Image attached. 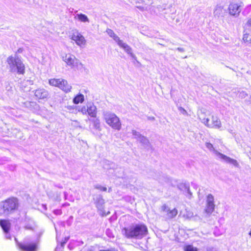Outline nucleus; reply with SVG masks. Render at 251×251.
Wrapping results in <instances>:
<instances>
[{
    "label": "nucleus",
    "instance_id": "f257e3e1",
    "mask_svg": "<svg viewBox=\"0 0 251 251\" xmlns=\"http://www.w3.org/2000/svg\"><path fill=\"white\" fill-rule=\"evenodd\" d=\"M147 231L145 226L137 225L123 228L122 233L127 238L141 239L146 235Z\"/></svg>",
    "mask_w": 251,
    "mask_h": 251
},
{
    "label": "nucleus",
    "instance_id": "f03ea898",
    "mask_svg": "<svg viewBox=\"0 0 251 251\" xmlns=\"http://www.w3.org/2000/svg\"><path fill=\"white\" fill-rule=\"evenodd\" d=\"M7 68L10 72L23 75L25 72V66L21 59L16 54L10 55L6 60Z\"/></svg>",
    "mask_w": 251,
    "mask_h": 251
},
{
    "label": "nucleus",
    "instance_id": "7ed1b4c3",
    "mask_svg": "<svg viewBox=\"0 0 251 251\" xmlns=\"http://www.w3.org/2000/svg\"><path fill=\"white\" fill-rule=\"evenodd\" d=\"M103 119L105 123L112 128L120 130L122 124L119 118L114 113L105 111L103 113Z\"/></svg>",
    "mask_w": 251,
    "mask_h": 251
},
{
    "label": "nucleus",
    "instance_id": "20e7f679",
    "mask_svg": "<svg viewBox=\"0 0 251 251\" xmlns=\"http://www.w3.org/2000/svg\"><path fill=\"white\" fill-rule=\"evenodd\" d=\"M61 57L66 65L71 68L81 69L84 68L82 63L72 54L64 53L62 55Z\"/></svg>",
    "mask_w": 251,
    "mask_h": 251
},
{
    "label": "nucleus",
    "instance_id": "39448f33",
    "mask_svg": "<svg viewBox=\"0 0 251 251\" xmlns=\"http://www.w3.org/2000/svg\"><path fill=\"white\" fill-rule=\"evenodd\" d=\"M198 116L201 123L209 128L219 129L222 126L221 121L217 116H212L211 123L209 122V118L205 117L204 112L201 111Z\"/></svg>",
    "mask_w": 251,
    "mask_h": 251
},
{
    "label": "nucleus",
    "instance_id": "423d86ee",
    "mask_svg": "<svg viewBox=\"0 0 251 251\" xmlns=\"http://www.w3.org/2000/svg\"><path fill=\"white\" fill-rule=\"evenodd\" d=\"M50 85L59 88L65 93H69L71 91L72 87L69 84L68 81L63 78H51L49 80Z\"/></svg>",
    "mask_w": 251,
    "mask_h": 251
},
{
    "label": "nucleus",
    "instance_id": "0eeeda50",
    "mask_svg": "<svg viewBox=\"0 0 251 251\" xmlns=\"http://www.w3.org/2000/svg\"><path fill=\"white\" fill-rule=\"evenodd\" d=\"M3 213L8 215L16 210L19 206L18 200L17 198H9L2 202Z\"/></svg>",
    "mask_w": 251,
    "mask_h": 251
},
{
    "label": "nucleus",
    "instance_id": "6e6552de",
    "mask_svg": "<svg viewBox=\"0 0 251 251\" xmlns=\"http://www.w3.org/2000/svg\"><path fill=\"white\" fill-rule=\"evenodd\" d=\"M106 32L109 35V36L112 37L118 44V45L121 48L123 49L127 54H129L133 58L135 57L134 54L132 52L131 48L126 43H124L122 40H120L119 37L116 34H115L112 30L110 29H107L106 30Z\"/></svg>",
    "mask_w": 251,
    "mask_h": 251
},
{
    "label": "nucleus",
    "instance_id": "1a4fd4ad",
    "mask_svg": "<svg viewBox=\"0 0 251 251\" xmlns=\"http://www.w3.org/2000/svg\"><path fill=\"white\" fill-rule=\"evenodd\" d=\"M78 111L83 115H88L93 118H96L97 114V107L92 102H88L80 107Z\"/></svg>",
    "mask_w": 251,
    "mask_h": 251
},
{
    "label": "nucleus",
    "instance_id": "9d476101",
    "mask_svg": "<svg viewBox=\"0 0 251 251\" xmlns=\"http://www.w3.org/2000/svg\"><path fill=\"white\" fill-rule=\"evenodd\" d=\"M243 7V3H235L234 2H230L228 7V11L229 14L235 18H237L242 10Z\"/></svg>",
    "mask_w": 251,
    "mask_h": 251
},
{
    "label": "nucleus",
    "instance_id": "9b49d317",
    "mask_svg": "<svg viewBox=\"0 0 251 251\" xmlns=\"http://www.w3.org/2000/svg\"><path fill=\"white\" fill-rule=\"evenodd\" d=\"M160 211L162 213L163 216L166 220L173 219L176 216L178 213L177 210L176 208L171 210L166 204H164L161 206L160 208Z\"/></svg>",
    "mask_w": 251,
    "mask_h": 251
},
{
    "label": "nucleus",
    "instance_id": "f8f14e48",
    "mask_svg": "<svg viewBox=\"0 0 251 251\" xmlns=\"http://www.w3.org/2000/svg\"><path fill=\"white\" fill-rule=\"evenodd\" d=\"M71 39L79 47H83L86 45V41L84 37L77 30L73 31Z\"/></svg>",
    "mask_w": 251,
    "mask_h": 251
},
{
    "label": "nucleus",
    "instance_id": "ddd939ff",
    "mask_svg": "<svg viewBox=\"0 0 251 251\" xmlns=\"http://www.w3.org/2000/svg\"><path fill=\"white\" fill-rule=\"evenodd\" d=\"M215 206L214 197L211 194H208L206 198V206L205 209V212L207 214L210 215L214 211Z\"/></svg>",
    "mask_w": 251,
    "mask_h": 251
},
{
    "label": "nucleus",
    "instance_id": "4468645a",
    "mask_svg": "<svg viewBox=\"0 0 251 251\" xmlns=\"http://www.w3.org/2000/svg\"><path fill=\"white\" fill-rule=\"evenodd\" d=\"M225 10L224 6L221 4H217L213 11V16L215 18H220L224 17Z\"/></svg>",
    "mask_w": 251,
    "mask_h": 251
},
{
    "label": "nucleus",
    "instance_id": "2eb2a0df",
    "mask_svg": "<svg viewBox=\"0 0 251 251\" xmlns=\"http://www.w3.org/2000/svg\"><path fill=\"white\" fill-rule=\"evenodd\" d=\"M219 159L224 161L226 163L231 164L234 166L239 167V165L236 160L231 158L224 154L222 153Z\"/></svg>",
    "mask_w": 251,
    "mask_h": 251
},
{
    "label": "nucleus",
    "instance_id": "dca6fc26",
    "mask_svg": "<svg viewBox=\"0 0 251 251\" xmlns=\"http://www.w3.org/2000/svg\"><path fill=\"white\" fill-rule=\"evenodd\" d=\"M34 95L39 99H44L48 97V91L44 89H38L35 90Z\"/></svg>",
    "mask_w": 251,
    "mask_h": 251
},
{
    "label": "nucleus",
    "instance_id": "f3484780",
    "mask_svg": "<svg viewBox=\"0 0 251 251\" xmlns=\"http://www.w3.org/2000/svg\"><path fill=\"white\" fill-rule=\"evenodd\" d=\"M19 247L22 251H35L36 246L35 244H19Z\"/></svg>",
    "mask_w": 251,
    "mask_h": 251
},
{
    "label": "nucleus",
    "instance_id": "a211bd4d",
    "mask_svg": "<svg viewBox=\"0 0 251 251\" xmlns=\"http://www.w3.org/2000/svg\"><path fill=\"white\" fill-rule=\"evenodd\" d=\"M178 188L179 190L184 192H187L188 197L190 198L192 196V193L190 191L189 186L188 184L185 183H181L178 185Z\"/></svg>",
    "mask_w": 251,
    "mask_h": 251
},
{
    "label": "nucleus",
    "instance_id": "6ab92c4d",
    "mask_svg": "<svg viewBox=\"0 0 251 251\" xmlns=\"http://www.w3.org/2000/svg\"><path fill=\"white\" fill-rule=\"evenodd\" d=\"M74 19L75 20H77L83 23L89 22V20L88 17L85 14L82 13L76 14V15L74 17Z\"/></svg>",
    "mask_w": 251,
    "mask_h": 251
},
{
    "label": "nucleus",
    "instance_id": "aec40b11",
    "mask_svg": "<svg viewBox=\"0 0 251 251\" xmlns=\"http://www.w3.org/2000/svg\"><path fill=\"white\" fill-rule=\"evenodd\" d=\"M205 146L206 147V148L211 152H212L213 153H214V154L218 157V158L219 159V158L220 157V156H221V155L222 154L221 153L219 152L218 151H217L215 149V148L213 147V146L212 144L210 143H205Z\"/></svg>",
    "mask_w": 251,
    "mask_h": 251
},
{
    "label": "nucleus",
    "instance_id": "412c9836",
    "mask_svg": "<svg viewBox=\"0 0 251 251\" xmlns=\"http://www.w3.org/2000/svg\"><path fill=\"white\" fill-rule=\"evenodd\" d=\"M179 216L185 219H190L193 217V214L192 212L185 208L184 210H182L180 211Z\"/></svg>",
    "mask_w": 251,
    "mask_h": 251
},
{
    "label": "nucleus",
    "instance_id": "4be33fe9",
    "mask_svg": "<svg viewBox=\"0 0 251 251\" xmlns=\"http://www.w3.org/2000/svg\"><path fill=\"white\" fill-rule=\"evenodd\" d=\"M0 225L5 232L7 233L8 232L10 227V223L8 221L6 220H0Z\"/></svg>",
    "mask_w": 251,
    "mask_h": 251
},
{
    "label": "nucleus",
    "instance_id": "5701e85b",
    "mask_svg": "<svg viewBox=\"0 0 251 251\" xmlns=\"http://www.w3.org/2000/svg\"><path fill=\"white\" fill-rule=\"evenodd\" d=\"M84 100V97L82 94H78L76 95L73 99V102L75 104L82 103Z\"/></svg>",
    "mask_w": 251,
    "mask_h": 251
},
{
    "label": "nucleus",
    "instance_id": "b1692460",
    "mask_svg": "<svg viewBox=\"0 0 251 251\" xmlns=\"http://www.w3.org/2000/svg\"><path fill=\"white\" fill-rule=\"evenodd\" d=\"M92 122L93 124V126L95 129L100 131L101 130V126L100 120L99 119H95L92 120Z\"/></svg>",
    "mask_w": 251,
    "mask_h": 251
},
{
    "label": "nucleus",
    "instance_id": "393cba45",
    "mask_svg": "<svg viewBox=\"0 0 251 251\" xmlns=\"http://www.w3.org/2000/svg\"><path fill=\"white\" fill-rule=\"evenodd\" d=\"M243 40L245 43L251 44V34L244 33L243 35Z\"/></svg>",
    "mask_w": 251,
    "mask_h": 251
},
{
    "label": "nucleus",
    "instance_id": "a878e982",
    "mask_svg": "<svg viewBox=\"0 0 251 251\" xmlns=\"http://www.w3.org/2000/svg\"><path fill=\"white\" fill-rule=\"evenodd\" d=\"M138 141L145 146H148L149 145V141L146 137L142 135Z\"/></svg>",
    "mask_w": 251,
    "mask_h": 251
},
{
    "label": "nucleus",
    "instance_id": "bb28decb",
    "mask_svg": "<svg viewBox=\"0 0 251 251\" xmlns=\"http://www.w3.org/2000/svg\"><path fill=\"white\" fill-rule=\"evenodd\" d=\"M245 32L246 30H251V18H249L243 26Z\"/></svg>",
    "mask_w": 251,
    "mask_h": 251
},
{
    "label": "nucleus",
    "instance_id": "cd10ccee",
    "mask_svg": "<svg viewBox=\"0 0 251 251\" xmlns=\"http://www.w3.org/2000/svg\"><path fill=\"white\" fill-rule=\"evenodd\" d=\"M104 202V200L101 197L99 198L98 201L97 202V207H98V208H101Z\"/></svg>",
    "mask_w": 251,
    "mask_h": 251
},
{
    "label": "nucleus",
    "instance_id": "c85d7f7f",
    "mask_svg": "<svg viewBox=\"0 0 251 251\" xmlns=\"http://www.w3.org/2000/svg\"><path fill=\"white\" fill-rule=\"evenodd\" d=\"M132 135L133 136V137L137 140H138L140 138V137L142 135L139 132L135 130H132Z\"/></svg>",
    "mask_w": 251,
    "mask_h": 251
},
{
    "label": "nucleus",
    "instance_id": "c756f323",
    "mask_svg": "<svg viewBox=\"0 0 251 251\" xmlns=\"http://www.w3.org/2000/svg\"><path fill=\"white\" fill-rule=\"evenodd\" d=\"M184 251H198L197 248L191 245H188L185 247Z\"/></svg>",
    "mask_w": 251,
    "mask_h": 251
},
{
    "label": "nucleus",
    "instance_id": "7c9ffc66",
    "mask_svg": "<svg viewBox=\"0 0 251 251\" xmlns=\"http://www.w3.org/2000/svg\"><path fill=\"white\" fill-rule=\"evenodd\" d=\"M94 187L95 189L100 190L102 191H106L107 190L106 187L102 186H101L100 185H99V184L95 185Z\"/></svg>",
    "mask_w": 251,
    "mask_h": 251
},
{
    "label": "nucleus",
    "instance_id": "2f4dec72",
    "mask_svg": "<svg viewBox=\"0 0 251 251\" xmlns=\"http://www.w3.org/2000/svg\"><path fill=\"white\" fill-rule=\"evenodd\" d=\"M178 109L183 115H187V111L183 108L180 107L178 108Z\"/></svg>",
    "mask_w": 251,
    "mask_h": 251
},
{
    "label": "nucleus",
    "instance_id": "473e14b6",
    "mask_svg": "<svg viewBox=\"0 0 251 251\" xmlns=\"http://www.w3.org/2000/svg\"><path fill=\"white\" fill-rule=\"evenodd\" d=\"M176 50H177L178 51H179L180 52H184V49L182 48H177L176 49Z\"/></svg>",
    "mask_w": 251,
    "mask_h": 251
},
{
    "label": "nucleus",
    "instance_id": "72a5a7b5",
    "mask_svg": "<svg viewBox=\"0 0 251 251\" xmlns=\"http://www.w3.org/2000/svg\"><path fill=\"white\" fill-rule=\"evenodd\" d=\"M148 119L149 120L154 121L155 120V118L153 117H148Z\"/></svg>",
    "mask_w": 251,
    "mask_h": 251
},
{
    "label": "nucleus",
    "instance_id": "f704fd0d",
    "mask_svg": "<svg viewBox=\"0 0 251 251\" xmlns=\"http://www.w3.org/2000/svg\"><path fill=\"white\" fill-rule=\"evenodd\" d=\"M137 7L138 8H139L140 10H142V11H143L144 10V8L143 7H141V6H137Z\"/></svg>",
    "mask_w": 251,
    "mask_h": 251
},
{
    "label": "nucleus",
    "instance_id": "c9c22d12",
    "mask_svg": "<svg viewBox=\"0 0 251 251\" xmlns=\"http://www.w3.org/2000/svg\"><path fill=\"white\" fill-rule=\"evenodd\" d=\"M67 240H68V238L66 239L65 241H64L63 243H62V245H63V244H65L66 242H67Z\"/></svg>",
    "mask_w": 251,
    "mask_h": 251
},
{
    "label": "nucleus",
    "instance_id": "e433bc0d",
    "mask_svg": "<svg viewBox=\"0 0 251 251\" xmlns=\"http://www.w3.org/2000/svg\"><path fill=\"white\" fill-rule=\"evenodd\" d=\"M249 235L251 237V230L249 233Z\"/></svg>",
    "mask_w": 251,
    "mask_h": 251
},
{
    "label": "nucleus",
    "instance_id": "4c0bfd02",
    "mask_svg": "<svg viewBox=\"0 0 251 251\" xmlns=\"http://www.w3.org/2000/svg\"><path fill=\"white\" fill-rule=\"evenodd\" d=\"M111 191H112L111 188H109L108 189V192H110Z\"/></svg>",
    "mask_w": 251,
    "mask_h": 251
},
{
    "label": "nucleus",
    "instance_id": "58836bf2",
    "mask_svg": "<svg viewBox=\"0 0 251 251\" xmlns=\"http://www.w3.org/2000/svg\"><path fill=\"white\" fill-rule=\"evenodd\" d=\"M21 51H22V50H21V49H19V50H18V52H21Z\"/></svg>",
    "mask_w": 251,
    "mask_h": 251
},
{
    "label": "nucleus",
    "instance_id": "ea45409f",
    "mask_svg": "<svg viewBox=\"0 0 251 251\" xmlns=\"http://www.w3.org/2000/svg\"><path fill=\"white\" fill-rule=\"evenodd\" d=\"M243 95L244 96V95H246L247 94L244 93V92L242 93Z\"/></svg>",
    "mask_w": 251,
    "mask_h": 251
},
{
    "label": "nucleus",
    "instance_id": "a19ab883",
    "mask_svg": "<svg viewBox=\"0 0 251 251\" xmlns=\"http://www.w3.org/2000/svg\"><path fill=\"white\" fill-rule=\"evenodd\" d=\"M249 6H251V5H250Z\"/></svg>",
    "mask_w": 251,
    "mask_h": 251
}]
</instances>
